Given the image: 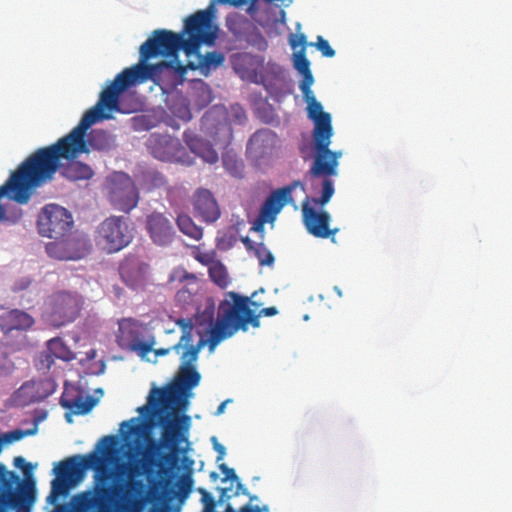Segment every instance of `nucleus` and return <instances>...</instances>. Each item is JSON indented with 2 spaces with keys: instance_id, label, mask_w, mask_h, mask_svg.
Returning <instances> with one entry per match:
<instances>
[{
  "instance_id": "obj_1",
  "label": "nucleus",
  "mask_w": 512,
  "mask_h": 512,
  "mask_svg": "<svg viewBox=\"0 0 512 512\" xmlns=\"http://www.w3.org/2000/svg\"><path fill=\"white\" fill-rule=\"evenodd\" d=\"M116 444L115 436H104L100 439L96 451L74 455L60 461L54 468L56 477L51 482V492L47 501L55 504L59 496L67 495L69 489L84 478L87 470H94L93 489L72 497L73 512H111L114 497H119L117 507L121 512H141L144 505L141 495L145 486L141 480L132 478L140 475L137 466L126 463L117 466L119 476L127 475L130 478L124 488L107 484L113 477V470L108 466L116 460Z\"/></svg>"
},
{
  "instance_id": "obj_2",
  "label": "nucleus",
  "mask_w": 512,
  "mask_h": 512,
  "mask_svg": "<svg viewBox=\"0 0 512 512\" xmlns=\"http://www.w3.org/2000/svg\"><path fill=\"white\" fill-rule=\"evenodd\" d=\"M215 10L211 6L190 15L184 24V33L188 38L170 30L158 29L140 46V60L134 69L147 81L154 79L170 63L148 64V60L157 56L176 57L180 50L187 55L196 52L202 44L214 45L218 37V26L214 23Z\"/></svg>"
},
{
  "instance_id": "obj_3",
  "label": "nucleus",
  "mask_w": 512,
  "mask_h": 512,
  "mask_svg": "<svg viewBox=\"0 0 512 512\" xmlns=\"http://www.w3.org/2000/svg\"><path fill=\"white\" fill-rule=\"evenodd\" d=\"M301 91L307 103V116L314 123L312 138L315 154L309 174L316 178L324 177L321 197L312 198L311 201L315 205L324 206L334 194V184L330 177L338 175L339 159L342 152L329 149L333 136L331 115L323 111V107L316 100L311 87L301 88Z\"/></svg>"
},
{
  "instance_id": "obj_4",
  "label": "nucleus",
  "mask_w": 512,
  "mask_h": 512,
  "mask_svg": "<svg viewBox=\"0 0 512 512\" xmlns=\"http://www.w3.org/2000/svg\"><path fill=\"white\" fill-rule=\"evenodd\" d=\"M251 306L257 307L258 305L250 297L241 296L236 292L227 294V297L218 306L216 324L211 330V338L208 339L211 351L221 341L232 337L239 330L247 331L249 325L259 327L258 315Z\"/></svg>"
},
{
  "instance_id": "obj_5",
  "label": "nucleus",
  "mask_w": 512,
  "mask_h": 512,
  "mask_svg": "<svg viewBox=\"0 0 512 512\" xmlns=\"http://www.w3.org/2000/svg\"><path fill=\"white\" fill-rule=\"evenodd\" d=\"M146 80L134 69L133 66L125 68L114 80L101 92L95 106L84 113L76 127L87 130L96 122L110 119V112L120 111L119 97L122 92L134 83H144Z\"/></svg>"
},
{
  "instance_id": "obj_6",
  "label": "nucleus",
  "mask_w": 512,
  "mask_h": 512,
  "mask_svg": "<svg viewBox=\"0 0 512 512\" xmlns=\"http://www.w3.org/2000/svg\"><path fill=\"white\" fill-rule=\"evenodd\" d=\"M133 240V229L123 216H110L97 228L96 241L107 253H116Z\"/></svg>"
},
{
  "instance_id": "obj_7",
  "label": "nucleus",
  "mask_w": 512,
  "mask_h": 512,
  "mask_svg": "<svg viewBox=\"0 0 512 512\" xmlns=\"http://www.w3.org/2000/svg\"><path fill=\"white\" fill-rule=\"evenodd\" d=\"M199 382L200 374L193 366H180V374L174 386L154 388L148 402L154 409L167 410L177 403L179 394L196 387Z\"/></svg>"
},
{
  "instance_id": "obj_8",
  "label": "nucleus",
  "mask_w": 512,
  "mask_h": 512,
  "mask_svg": "<svg viewBox=\"0 0 512 512\" xmlns=\"http://www.w3.org/2000/svg\"><path fill=\"white\" fill-rule=\"evenodd\" d=\"M82 305V297L77 293H54L45 303L46 320L54 327H62L79 316Z\"/></svg>"
},
{
  "instance_id": "obj_9",
  "label": "nucleus",
  "mask_w": 512,
  "mask_h": 512,
  "mask_svg": "<svg viewBox=\"0 0 512 512\" xmlns=\"http://www.w3.org/2000/svg\"><path fill=\"white\" fill-rule=\"evenodd\" d=\"M108 197L112 206L124 213L133 210L139 193L132 178L124 172H114L107 180Z\"/></svg>"
},
{
  "instance_id": "obj_10",
  "label": "nucleus",
  "mask_w": 512,
  "mask_h": 512,
  "mask_svg": "<svg viewBox=\"0 0 512 512\" xmlns=\"http://www.w3.org/2000/svg\"><path fill=\"white\" fill-rule=\"evenodd\" d=\"M72 226L71 213L57 204L46 205L38 215V232L43 237L60 239L67 236Z\"/></svg>"
},
{
  "instance_id": "obj_11",
  "label": "nucleus",
  "mask_w": 512,
  "mask_h": 512,
  "mask_svg": "<svg viewBox=\"0 0 512 512\" xmlns=\"http://www.w3.org/2000/svg\"><path fill=\"white\" fill-rule=\"evenodd\" d=\"M144 326L133 318H122L118 321L116 342L121 349L136 352L140 357H145L152 351L155 339L151 336L143 340Z\"/></svg>"
},
{
  "instance_id": "obj_12",
  "label": "nucleus",
  "mask_w": 512,
  "mask_h": 512,
  "mask_svg": "<svg viewBox=\"0 0 512 512\" xmlns=\"http://www.w3.org/2000/svg\"><path fill=\"white\" fill-rule=\"evenodd\" d=\"M296 186L304 188L300 181H294L290 185L273 191L262 204L252 229L259 231L262 230L264 224L272 223L285 204L292 201V192Z\"/></svg>"
},
{
  "instance_id": "obj_13",
  "label": "nucleus",
  "mask_w": 512,
  "mask_h": 512,
  "mask_svg": "<svg viewBox=\"0 0 512 512\" xmlns=\"http://www.w3.org/2000/svg\"><path fill=\"white\" fill-rule=\"evenodd\" d=\"M162 428L161 441L164 447L176 450L178 445L187 440V433L191 425L188 415L166 414L159 417Z\"/></svg>"
},
{
  "instance_id": "obj_14",
  "label": "nucleus",
  "mask_w": 512,
  "mask_h": 512,
  "mask_svg": "<svg viewBox=\"0 0 512 512\" xmlns=\"http://www.w3.org/2000/svg\"><path fill=\"white\" fill-rule=\"evenodd\" d=\"M309 203L310 199L308 197L302 203V218L306 230L316 238L332 237V241L335 242L334 236L339 229L330 228V214L327 211H317Z\"/></svg>"
},
{
  "instance_id": "obj_15",
  "label": "nucleus",
  "mask_w": 512,
  "mask_h": 512,
  "mask_svg": "<svg viewBox=\"0 0 512 512\" xmlns=\"http://www.w3.org/2000/svg\"><path fill=\"white\" fill-rule=\"evenodd\" d=\"M88 241L80 237L64 236L46 245V252L58 260H79L89 253Z\"/></svg>"
},
{
  "instance_id": "obj_16",
  "label": "nucleus",
  "mask_w": 512,
  "mask_h": 512,
  "mask_svg": "<svg viewBox=\"0 0 512 512\" xmlns=\"http://www.w3.org/2000/svg\"><path fill=\"white\" fill-rule=\"evenodd\" d=\"M168 282L179 287L175 295L178 304L185 307L194 302L199 288L198 278L195 274L189 273L182 267H176L171 271Z\"/></svg>"
},
{
  "instance_id": "obj_17",
  "label": "nucleus",
  "mask_w": 512,
  "mask_h": 512,
  "mask_svg": "<svg viewBox=\"0 0 512 512\" xmlns=\"http://www.w3.org/2000/svg\"><path fill=\"white\" fill-rule=\"evenodd\" d=\"M148 151L161 161H173L178 159V153L182 149L179 139L168 134L152 133L147 141Z\"/></svg>"
},
{
  "instance_id": "obj_18",
  "label": "nucleus",
  "mask_w": 512,
  "mask_h": 512,
  "mask_svg": "<svg viewBox=\"0 0 512 512\" xmlns=\"http://www.w3.org/2000/svg\"><path fill=\"white\" fill-rule=\"evenodd\" d=\"M146 229L152 241L159 246H166L174 239L173 224L163 213L153 212L148 215Z\"/></svg>"
},
{
  "instance_id": "obj_19",
  "label": "nucleus",
  "mask_w": 512,
  "mask_h": 512,
  "mask_svg": "<svg viewBox=\"0 0 512 512\" xmlns=\"http://www.w3.org/2000/svg\"><path fill=\"white\" fill-rule=\"evenodd\" d=\"M193 207L197 217L206 223H213L219 219L221 212L212 193L200 188L193 196Z\"/></svg>"
},
{
  "instance_id": "obj_20",
  "label": "nucleus",
  "mask_w": 512,
  "mask_h": 512,
  "mask_svg": "<svg viewBox=\"0 0 512 512\" xmlns=\"http://www.w3.org/2000/svg\"><path fill=\"white\" fill-rule=\"evenodd\" d=\"M55 359H60L66 362L75 359V354L59 337L52 338L47 342V349L41 353L39 358V369H50L54 364Z\"/></svg>"
},
{
  "instance_id": "obj_21",
  "label": "nucleus",
  "mask_w": 512,
  "mask_h": 512,
  "mask_svg": "<svg viewBox=\"0 0 512 512\" xmlns=\"http://www.w3.org/2000/svg\"><path fill=\"white\" fill-rule=\"evenodd\" d=\"M46 385H48L46 381L26 382L15 392L14 401L19 406L40 402L52 393L51 390L46 388Z\"/></svg>"
},
{
  "instance_id": "obj_22",
  "label": "nucleus",
  "mask_w": 512,
  "mask_h": 512,
  "mask_svg": "<svg viewBox=\"0 0 512 512\" xmlns=\"http://www.w3.org/2000/svg\"><path fill=\"white\" fill-rule=\"evenodd\" d=\"M306 37L302 34L299 36V42L295 40L291 41V46L296 48L298 44L305 45ZM293 65L294 68L303 76L300 82L301 88L311 87L314 83V78L310 69V61L306 57L305 46H303L298 52L293 54Z\"/></svg>"
},
{
  "instance_id": "obj_23",
  "label": "nucleus",
  "mask_w": 512,
  "mask_h": 512,
  "mask_svg": "<svg viewBox=\"0 0 512 512\" xmlns=\"http://www.w3.org/2000/svg\"><path fill=\"white\" fill-rule=\"evenodd\" d=\"M74 392L75 394H73L72 391L65 390L60 398L61 406L75 415H85L89 413L95 406L96 400L91 396L84 398L78 391Z\"/></svg>"
},
{
  "instance_id": "obj_24",
  "label": "nucleus",
  "mask_w": 512,
  "mask_h": 512,
  "mask_svg": "<svg viewBox=\"0 0 512 512\" xmlns=\"http://www.w3.org/2000/svg\"><path fill=\"white\" fill-rule=\"evenodd\" d=\"M34 324V319L26 312L18 309L0 314V328L4 333L13 330H27Z\"/></svg>"
},
{
  "instance_id": "obj_25",
  "label": "nucleus",
  "mask_w": 512,
  "mask_h": 512,
  "mask_svg": "<svg viewBox=\"0 0 512 512\" xmlns=\"http://www.w3.org/2000/svg\"><path fill=\"white\" fill-rule=\"evenodd\" d=\"M278 143V137L275 132L269 129L256 131L248 142V148L257 156L263 157L272 152Z\"/></svg>"
},
{
  "instance_id": "obj_26",
  "label": "nucleus",
  "mask_w": 512,
  "mask_h": 512,
  "mask_svg": "<svg viewBox=\"0 0 512 512\" xmlns=\"http://www.w3.org/2000/svg\"><path fill=\"white\" fill-rule=\"evenodd\" d=\"M184 140L190 150L201 157L205 162L209 164L218 162V153L209 142L187 132L184 133Z\"/></svg>"
},
{
  "instance_id": "obj_27",
  "label": "nucleus",
  "mask_w": 512,
  "mask_h": 512,
  "mask_svg": "<svg viewBox=\"0 0 512 512\" xmlns=\"http://www.w3.org/2000/svg\"><path fill=\"white\" fill-rule=\"evenodd\" d=\"M226 27L237 40L249 41V34L256 30L254 24L239 13L229 14L226 17Z\"/></svg>"
},
{
  "instance_id": "obj_28",
  "label": "nucleus",
  "mask_w": 512,
  "mask_h": 512,
  "mask_svg": "<svg viewBox=\"0 0 512 512\" xmlns=\"http://www.w3.org/2000/svg\"><path fill=\"white\" fill-rule=\"evenodd\" d=\"M120 275L127 285L135 287L144 280V269L141 263L134 260H126L120 266Z\"/></svg>"
},
{
  "instance_id": "obj_29",
  "label": "nucleus",
  "mask_w": 512,
  "mask_h": 512,
  "mask_svg": "<svg viewBox=\"0 0 512 512\" xmlns=\"http://www.w3.org/2000/svg\"><path fill=\"white\" fill-rule=\"evenodd\" d=\"M87 149L97 151H109L114 146V139L112 136L104 130L96 129L93 130L86 139Z\"/></svg>"
},
{
  "instance_id": "obj_30",
  "label": "nucleus",
  "mask_w": 512,
  "mask_h": 512,
  "mask_svg": "<svg viewBox=\"0 0 512 512\" xmlns=\"http://www.w3.org/2000/svg\"><path fill=\"white\" fill-rule=\"evenodd\" d=\"M242 243L248 252H253L261 266H272L275 258L263 243H254L249 237H242Z\"/></svg>"
},
{
  "instance_id": "obj_31",
  "label": "nucleus",
  "mask_w": 512,
  "mask_h": 512,
  "mask_svg": "<svg viewBox=\"0 0 512 512\" xmlns=\"http://www.w3.org/2000/svg\"><path fill=\"white\" fill-rule=\"evenodd\" d=\"M215 324V306L213 303L207 305L203 311H198L195 316V325L202 327V330L198 333L208 334V339L211 338V330L215 327Z\"/></svg>"
},
{
  "instance_id": "obj_32",
  "label": "nucleus",
  "mask_w": 512,
  "mask_h": 512,
  "mask_svg": "<svg viewBox=\"0 0 512 512\" xmlns=\"http://www.w3.org/2000/svg\"><path fill=\"white\" fill-rule=\"evenodd\" d=\"M224 60V54L221 52H207L198 57V69L203 75L207 76L212 70H216L221 66Z\"/></svg>"
},
{
  "instance_id": "obj_33",
  "label": "nucleus",
  "mask_w": 512,
  "mask_h": 512,
  "mask_svg": "<svg viewBox=\"0 0 512 512\" xmlns=\"http://www.w3.org/2000/svg\"><path fill=\"white\" fill-rule=\"evenodd\" d=\"M177 225L179 230L194 240H200L203 236V229L197 226L192 218L186 214L177 217Z\"/></svg>"
},
{
  "instance_id": "obj_34",
  "label": "nucleus",
  "mask_w": 512,
  "mask_h": 512,
  "mask_svg": "<svg viewBox=\"0 0 512 512\" xmlns=\"http://www.w3.org/2000/svg\"><path fill=\"white\" fill-rule=\"evenodd\" d=\"M222 163L224 169L234 178H242L244 164L241 159L229 153L223 154Z\"/></svg>"
},
{
  "instance_id": "obj_35",
  "label": "nucleus",
  "mask_w": 512,
  "mask_h": 512,
  "mask_svg": "<svg viewBox=\"0 0 512 512\" xmlns=\"http://www.w3.org/2000/svg\"><path fill=\"white\" fill-rule=\"evenodd\" d=\"M176 324L181 327L182 329V335L180 337V340L177 344L172 346V349L179 353L180 349H182L184 344H189L193 341V322L190 319H184L180 318L176 320Z\"/></svg>"
},
{
  "instance_id": "obj_36",
  "label": "nucleus",
  "mask_w": 512,
  "mask_h": 512,
  "mask_svg": "<svg viewBox=\"0 0 512 512\" xmlns=\"http://www.w3.org/2000/svg\"><path fill=\"white\" fill-rule=\"evenodd\" d=\"M209 276L211 280L221 288H225L228 283V275L225 266L220 262L216 261L212 264L209 269Z\"/></svg>"
},
{
  "instance_id": "obj_37",
  "label": "nucleus",
  "mask_w": 512,
  "mask_h": 512,
  "mask_svg": "<svg viewBox=\"0 0 512 512\" xmlns=\"http://www.w3.org/2000/svg\"><path fill=\"white\" fill-rule=\"evenodd\" d=\"M204 341L200 340L197 345L184 344L182 348H185L181 354V366H193L192 364L198 359V354L203 346Z\"/></svg>"
},
{
  "instance_id": "obj_38",
  "label": "nucleus",
  "mask_w": 512,
  "mask_h": 512,
  "mask_svg": "<svg viewBox=\"0 0 512 512\" xmlns=\"http://www.w3.org/2000/svg\"><path fill=\"white\" fill-rule=\"evenodd\" d=\"M36 431H37L36 428L28 429V430L15 429L12 431L1 433L0 437L4 444H11L13 442L23 439L26 436L35 434Z\"/></svg>"
},
{
  "instance_id": "obj_39",
  "label": "nucleus",
  "mask_w": 512,
  "mask_h": 512,
  "mask_svg": "<svg viewBox=\"0 0 512 512\" xmlns=\"http://www.w3.org/2000/svg\"><path fill=\"white\" fill-rule=\"evenodd\" d=\"M218 467L220 471L224 474L223 481L230 480L232 483H237V490L235 491L234 495H239L240 493L247 494L246 489L240 483L238 476L236 475L235 470L233 468L228 467L224 463L219 464Z\"/></svg>"
},
{
  "instance_id": "obj_40",
  "label": "nucleus",
  "mask_w": 512,
  "mask_h": 512,
  "mask_svg": "<svg viewBox=\"0 0 512 512\" xmlns=\"http://www.w3.org/2000/svg\"><path fill=\"white\" fill-rule=\"evenodd\" d=\"M192 254L199 263L208 266V268L217 261L215 251H201L199 246L193 247Z\"/></svg>"
},
{
  "instance_id": "obj_41",
  "label": "nucleus",
  "mask_w": 512,
  "mask_h": 512,
  "mask_svg": "<svg viewBox=\"0 0 512 512\" xmlns=\"http://www.w3.org/2000/svg\"><path fill=\"white\" fill-rule=\"evenodd\" d=\"M13 463L16 467L22 469V471L26 477V480H24V481L19 480V483L15 485V489L18 490L20 483L26 482V481H31L30 476H31V471H32L33 467L31 465V463H27L22 456L15 457ZM32 482L35 484V482L33 480H32Z\"/></svg>"
},
{
  "instance_id": "obj_42",
  "label": "nucleus",
  "mask_w": 512,
  "mask_h": 512,
  "mask_svg": "<svg viewBox=\"0 0 512 512\" xmlns=\"http://www.w3.org/2000/svg\"><path fill=\"white\" fill-rule=\"evenodd\" d=\"M315 45L324 57L331 58L335 56V50L330 46L329 42L325 40L322 36L317 37V42L315 43Z\"/></svg>"
},
{
  "instance_id": "obj_43",
  "label": "nucleus",
  "mask_w": 512,
  "mask_h": 512,
  "mask_svg": "<svg viewBox=\"0 0 512 512\" xmlns=\"http://www.w3.org/2000/svg\"><path fill=\"white\" fill-rule=\"evenodd\" d=\"M216 240L217 246L220 249L232 247L235 242V238L233 236L228 237L226 233H219Z\"/></svg>"
},
{
  "instance_id": "obj_44",
  "label": "nucleus",
  "mask_w": 512,
  "mask_h": 512,
  "mask_svg": "<svg viewBox=\"0 0 512 512\" xmlns=\"http://www.w3.org/2000/svg\"><path fill=\"white\" fill-rule=\"evenodd\" d=\"M268 507L264 506L260 508L259 506H251L249 504L244 505L239 509L238 512H267ZM225 512H237L235 509H233L230 505H228L225 509Z\"/></svg>"
},
{
  "instance_id": "obj_45",
  "label": "nucleus",
  "mask_w": 512,
  "mask_h": 512,
  "mask_svg": "<svg viewBox=\"0 0 512 512\" xmlns=\"http://www.w3.org/2000/svg\"><path fill=\"white\" fill-rule=\"evenodd\" d=\"M212 440H213L214 450L218 453L216 461L219 462V461L223 460V458L226 454V449L222 444H220L217 441L216 437H213Z\"/></svg>"
},
{
  "instance_id": "obj_46",
  "label": "nucleus",
  "mask_w": 512,
  "mask_h": 512,
  "mask_svg": "<svg viewBox=\"0 0 512 512\" xmlns=\"http://www.w3.org/2000/svg\"><path fill=\"white\" fill-rule=\"evenodd\" d=\"M277 313H278V310H277L276 307H267V308H263L259 312V314H257V315H258V317L261 316V315H263V316H274Z\"/></svg>"
},
{
  "instance_id": "obj_47",
  "label": "nucleus",
  "mask_w": 512,
  "mask_h": 512,
  "mask_svg": "<svg viewBox=\"0 0 512 512\" xmlns=\"http://www.w3.org/2000/svg\"><path fill=\"white\" fill-rule=\"evenodd\" d=\"M172 349V347L170 348H159V349H152V351H154L155 355L156 356H165L167 355Z\"/></svg>"
},
{
  "instance_id": "obj_48",
  "label": "nucleus",
  "mask_w": 512,
  "mask_h": 512,
  "mask_svg": "<svg viewBox=\"0 0 512 512\" xmlns=\"http://www.w3.org/2000/svg\"><path fill=\"white\" fill-rule=\"evenodd\" d=\"M52 512H70V510L65 505H56Z\"/></svg>"
},
{
  "instance_id": "obj_49",
  "label": "nucleus",
  "mask_w": 512,
  "mask_h": 512,
  "mask_svg": "<svg viewBox=\"0 0 512 512\" xmlns=\"http://www.w3.org/2000/svg\"><path fill=\"white\" fill-rule=\"evenodd\" d=\"M227 403H228V400H226V401L222 402V403L218 406L217 411H216V415H220V414L224 413L225 408H226V404H227Z\"/></svg>"
},
{
  "instance_id": "obj_50",
  "label": "nucleus",
  "mask_w": 512,
  "mask_h": 512,
  "mask_svg": "<svg viewBox=\"0 0 512 512\" xmlns=\"http://www.w3.org/2000/svg\"><path fill=\"white\" fill-rule=\"evenodd\" d=\"M191 117H192V116H191L190 111L186 108V109H185V112H184V115H182V116H181V118H182L183 120L189 121V120L191 119Z\"/></svg>"
},
{
  "instance_id": "obj_51",
  "label": "nucleus",
  "mask_w": 512,
  "mask_h": 512,
  "mask_svg": "<svg viewBox=\"0 0 512 512\" xmlns=\"http://www.w3.org/2000/svg\"><path fill=\"white\" fill-rule=\"evenodd\" d=\"M221 491V500H223L224 498H230L231 496L227 494V488H221L220 489Z\"/></svg>"
},
{
  "instance_id": "obj_52",
  "label": "nucleus",
  "mask_w": 512,
  "mask_h": 512,
  "mask_svg": "<svg viewBox=\"0 0 512 512\" xmlns=\"http://www.w3.org/2000/svg\"><path fill=\"white\" fill-rule=\"evenodd\" d=\"M125 426H128V427H129V430H130V431H132L133 427H132V426H130L129 422H126V421H125V422H123V423L121 424V427H122V428H123V427H125Z\"/></svg>"
},
{
  "instance_id": "obj_53",
  "label": "nucleus",
  "mask_w": 512,
  "mask_h": 512,
  "mask_svg": "<svg viewBox=\"0 0 512 512\" xmlns=\"http://www.w3.org/2000/svg\"><path fill=\"white\" fill-rule=\"evenodd\" d=\"M66 420L67 422H72L71 416L69 414H66Z\"/></svg>"
},
{
  "instance_id": "obj_54",
  "label": "nucleus",
  "mask_w": 512,
  "mask_h": 512,
  "mask_svg": "<svg viewBox=\"0 0 512 512\" xmlns=\"http://www.w3.org/2000/svg\"><path fill=\"white\" fill-rule=\"evenodd\" d=\"M209 116H210V112H207L204 116V119L207 121L209 119Z\"/></svg>"
},
{
  "instance_id": "obj_55",
  "label": "nucleus",
  "mask_w": 512,
  "mask_h": 512,
  "mask_svg": "<svg viewBox=\"0 0 512 512\" xmlns=\"http://www.w3.org/2000/svg\"><path fill=\"white\" fill-rule=\"evenodd\" d=\"M186 404H187L186 400H183L182 402H180V406H182V407H185Z\"/></svg>"
},
{
  "instance_id": "obj_56",
  "label": "nucleus",
  "mask_w": 512,
  "mask_h": 512,
  "mask_svg": "<svg viewBox=\"0 0 512 512\" xmlns=\"http://www.w3.org/2000/svg\"><path fill=\"white\" fill-rule=\"evenodd\" d=\"M335 289H336V293H338V295L341 296V291L338 290L337 287Z\"/></svg>"
},
{
  "instance_id": "obj_57",
  "label": "nucleus",
  "mask_w": 512,
  "mask_h": 512,
  "mask_svg": "<svg viewBox=\"0 0 512 512\" xmlns=\"http://www.w3.org/2000/svg\"><path fill=\"white\" fill-rule=\"evenodd\" d=\"M179 69H180V71H182V72L185 70V68H184V67H182V66H180V65H179Z\"/></svg>"
},
{
  "instance_id": "obj_58",
  "label": "nucleus",
  "mask_w": 512,
  "mask_h": 512,
  "mask_svg": "<svg viewBox=\"0 0 512 512\" xmlns=\"http://www.w3.org/2000/svg\"><path fill=\"white\" fill-rule=\"evenodd\" d=\"M258 37L261 38V41H264V38H262L261 34H258Z\"/></svg>"
},
{
  "instance_id": "obj_59",
  "label": "nucleus",
  "mask_w": 512,
  "mask_h": 512,
  "mask_svg": "<svg viewBox=\"0 0 512 512\" xmlns=\"http://www.w3.org/2000/svg\"><path fill=\"white\" fill-rule=\"evenodd\" d=\"M258 37L261 38V41H264V38H262L261 34H258Z\"/></svg>"
},
{
  "instance_id": "obj_60",
  "label": "nucleus",
  "mask_w": 512,
  "mask_h": 512,
  "mask_svg": "<svg viewBox=\"0 0 512 512\" xmlns=\"http://www.w3.org/2000/svg\"><path fill=\"white\" fill-rule=\"evenodd\" d=\"M258 37L261 38V41H264V38H262L261 34H258Z\"/></svg>"
},
{
  "instance_id": "obj_61",
  "label": "nucleus",
  "mask_w": 512,
  "mask_h": 512,
  "mask_svg": "<svg viewBox=\"0 0 512 512\" xmlns=\"http://www.w3.org/2000/svg\"><path fill=\"white\" fill-rule=\"evenodd\" d=\"M255 499H256V497H255V496L250 497V500H251V501H253V500H255Z\"/></svg>"
}]
</instances>
